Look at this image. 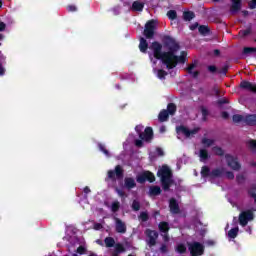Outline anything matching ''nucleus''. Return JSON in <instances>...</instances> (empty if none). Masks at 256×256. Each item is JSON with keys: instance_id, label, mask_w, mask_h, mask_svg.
Listing matches in <instances>:
<instances>
[{"instance_id": "f257e3e1", "label": "nucleus", "mask_w": 256, "mask_h": 256, "mask_svg": "<svg viewBox=\"0 0 256 256\" xmlns=\"http://www.w3.org/2000/svg\"><path fill=\"white\" fill-rule=\"evenodd\" d=\"M149 49H151L155 61H161L167 69H173L177 66V63H185V57H187L185 51H179V44L173 39H169L167 43V52H161L159 42L152 43Z\"/></svg>"}, {"instance_id": "f03ea898", "label": "nucleus", "mask_w": 256, "mask_h": 256, "mask_svg": "<svg viewBox=\"0 0 256 256\" xmlns=\"http://www.w3.org/2000/svg\"><path fill=\"white\" fill-rule=\"evenodd\" d=\"M135 130L141 139L135 141L136 147H143V141H151L153 139V129L151 127L146 128L144 133H141L143 125L136 126Z\"/></svg>"}, {"instance_id": "7ed1b4c3", "label": "nucleus", "mask_w": 256, "mask_h": 256, "mask_svg": "<svg viewBox=\"0 0 256 256\" xmlns=\"http://www.w3.org/2000/svg\"><path fill=\"white\" fill-rule=\"evenodd\" d=\"M158 177H160L162 182V187L167 191L169 187H171V169L167 166H162L157 173Z\"/></svg>"}, {"instance_id": "20e7f679", "label": "nucleus", "mask_w": 256, "mask_h": 256, "mask_svg": "<svg viewBox=\"0 0 256 256\" xmlns=\"http://www.w3.org/2000/svg\"><path fill=\"white\" fill-rule=\"evenodd\" d=\"M201 175L202 177H223V175H225V177H227V179H233V177H235V175H233V172H227L225 174V172H223V170H213L211 173L209 172V168L207 166L202 167L201 170Z\"/></svg>"}, {"instance_id": "39448f33", "label": "nucleus", "mask_w": 256, "mask_h": 256, "mask_svg": "<svg viewBox=\"0 0 256 256\" xmlns=\"http://www.w3.org/2000/svg\"><path fill=\"white\" fill-rule=\"evenodd\" d=\"M234 123H246V125H256V114L253 115H240L233 116Z\"/></svg>"}, {"instance_id": "423d86ee", "label": "nucleus", "mask_w": 256, "mask_h": 256, "mask_svg": "<svg viewBox=\"0 0 256 256\" xmlns=\"http://www.w3.org/2000/svg\"><path fill=\"white\" fill-rule=\"evenodd\" d=\"M178 139H183L185 137L186 139H189V137H193L197 131H199L198 128H195L194 130H189V128L185 126H180L176 128Z\"/></svg>"}, {"instance_id": "0eeeda50", "label": "nucleus", "mask_w": 256, "mask_h": 256, "mask_svg": "<svg viewBox=\"0 0 256 256\" xmlns=\"http://www.w3.org/2000/svg\"><path fill=\"white\" fill-rule=\"evenodd\" d=\"M177 111V106H175V104H168L167 110H162L159 113L158 119L159 121L163 122V121H167V118L169 117V115H175V112Z\"/></svg>"}, {"instance_id": "6e6552de", "label": "nucleus", "mask_w": 256, "mask_h": 256, "mask_svg": "<svg viewBox=\"0 0 256 256\" xmlns=\"http://www.w3.org/2000/svg\"><path fill=\"white\" fill-rule=\"evenodd\" d=\"M188 249L192 256H200L205 251V246L199 242H192L188 244Z\"/></svg>"}, {"instance_id": "1a4fd4ad", "label": "nucleus", "mask_w": 256, "mask_h": 256, "mask_svg": "<svg viewBox=\"0 0 256 256\" xmlns=\"http://www.w3.org/2000/svg\"><path fill=\"white\" fill-rule=\"evenodd\" d=\"M157 29V20H150L146 23L144 29V35L146 39H151L153 37L155 30Z\"/></svg>"}, {"instance_id": "9d476101", "label": "nucleus", "mask_w": 256, "mask_h": 256, "mask_svg": "<svg viewBox=\"0 0 256 256\" xmlns=\"http://www.w3.org/2000/svg\"><path fill=\"white\" fill-rule=\"evenodd\" d=\"M145 181H149L150 183H153L155 181V175L151 172H142L137 176V182L138 183H145Z\"/></svg>"}, {"instance_id": "9b49d317", "label": "nucleus", "mask_w": 256, "mask_h": 256, "mask_svg": "<svg viewBox=\"0 0 256 256\" xmlns=\"http://www.w3.org/2000/svg\"><path fill=\"white\" fill-rule=\"evenodd\" d=\"M108 179L115 181V179H123V169L121 166H116L115 170L108 171Z\"/></svg>"}, {"instance_id": "f8f14e48", "label": "nucleus", "mask_w": 256, "mask_h": 256, "mask_svg": "<svg viewBox=\"0 0 256 256\" xmlns=\"http://www.w3.org/2000/svg\"><path fill=\"white\" fill-rule=\"evenodd\" d=\"M253 219V212L251 211H244L239 216V223L242 225V227H245L249 221H252Z\"/></svg>"}, {"instance_id": "ddd939ff", "label": "nucleus", "mask_w": 256, "mask_h": 256, "mask_svg": "<svg viewBox=\"0 0 256 256\" xmlns=\"http://www.w3.org/2000/svg\"><path fill=\"white\" fill-rule=\"evenodd\" d=\"M226 160L228 163V166L231 167L234 171H239L241 169V164L237 161V158L231 156V155H226Z\"/></svg>"}, {"instance_id": "4468645a", "label": "nucleus", "mask_w": 256, "mask_h": 256, "mask_svg": "<svg viewBox=\"0 0 256 256\" xmlns=\"http://www.w3.org/2000/svg\"><path fill=\"white\" fill-rule=\"evenodd\" d=\"M146 235H147V243L150 247H153V245H155V241H157V237H159V235L157 234L156 231L153 230H147L146 231Z\"/></svg>"}, {"instance_id": "2eb2a0df", "label": "nucleus", "mask_w": 256, "mask_h": 256, "mask_svg": "<svg viewBox=\"0 0 256 256\" xmlns=\"http://www.w3.org/2000/svg\"><path fill=\"white\" fill-rule=\"evenodd\" d=\"M240 87H242V89L252 91V93H256V84H253L251 82L243 81L241 82Z\"/></svg>"}, {"instance_id": "dca6fc26", "label": "nucleus", "mask_w": 256, "mask_h": 256, "mask_svg": "<svg viewBox=\"0 0 256 256\" xmlns=\"http://www.w3.org/2000/svg\"><path fill=\"white\" fill-rule=\"evenodd\" d=\"M116 231L118 233H125L127 231V228L125 227V223H123L121 220L116 218Z\"/></svg>"}, {"instance_id": "f3484780", "label": "nucleus", "mask_w": 256, "mask_h": 256, "mask_svg": "<svg viewBox=\"0 0 256 256\" xmlns=\"http://www.w3.org/2000/svg\"><path fill=\"white\" fill-rule=\"evenodd\" d=\"M170 211L171 213L177 214L179 213V204H177V201L175 199H170Z\"/></svg>"}, {"instance_id": "a211bd4d", "label": "nucleus", "mask_w": 256, "mask_h": 256, "mask_svg": "<svg viewBox=\"0 0 256 256\" xmlns=\"http://www.w3.org/2000/svg\"><path fill=\"white\" fill-rule=\"evenodd\" d=\"M145 4L143 2L135 1L132 4V11H143Z\"/></svg>"}, {"instance_id": "6ab92c4d", "label": "nucleus", "mask_w": 256, "mask_h": 256, "mask_svg": "<svg viewBox=\"0 0 256 256\" xmlns=\"http://www.w3.org/2000/svg\"><path fill=\"white\" fill-rule=\"evenodd\" d=\"M147 40H145V38H140V44H139V49L141 51V53H145L147 51Z\"/></svg>"}, {"instance_id": "aec40b11", "label": "nucleus", "mask_w": 256, "mask_h": 256, "mask_svg": "<svg viewBox=\"0 0 256 256\" xmlns=\"http://www.w3.org/2000/svg\"><path fill=\"white\" fill-rule=\"evenodd\" d=\"M241 9V0H232V8L233 13L239 11Z\"/></svg>"}, {"instance_id": "412c9836", "label": "nucleus", "mask_w": 256, "mask_h": 256, "mask_svg": "<svg viewBox=\"0 0 256 256\" xmlns=\"http://www.w3.org/2000/svg\"><path fill=\"white\" fill-rule=\"evenodd\" d=\"M125 187H127V189H133V187H135V180L133 178H126Z\"/></svg>"}, {"instance_id": "4be33fe9", "label": "nucleus", "mask_w": 256, "mask_h": 256, "mask_svg": "<svg viewBox=\"0 0 256 256\" xmlns=\"http://www.w3.org/2000/svg\"><path fill=\"white\" fill-rule=\"evenodd\" d=\"M199 157H200V161H207V158L209 157V154L207 153V150L206 149H200Z\"/></svg>"}, {"instance_id": "5701e85b", "label": "nucleus", "mask_w": 256, "mask_h": 256, "mask_svg": "<svg viewBox=\"0 0 256 256\" xmlns=\"http://www.w3.org/2000/svg\"><path fill=\"white\" fill-rule=\"evenodd\" d=\"M239 233V228L235 227L232 228L229 232H228V237L229 239H235V237H237V234Z\"/></svg>"}, {"instance_id": "b1692460", "label": "nucleus", "mask_w": 256, "mask_h": 256, "mask_svg": "<svg viewBox=\"0 0 256 256\" xmlns=\"http://www.w3.org/2000/svg\"><path fill=\"white\" fill-rule=\"evenodd\" d=\"M159 229L161 233H167V231H169V224L167 222H161L159 224Z\"/></svg>"}, {"instance_id": "393cba45", "label": "nucleus", "mask_w": 256, "mask_h": 256, "mask_svg": "<svg viewBox=\"0 0 256 256\" xmlns=\"http://www.w3.org/2000/svg\"><path fill=\"white\" fill-rule=\"evenodd\" d=\"M161 188L159 186H153L150 188V195H159Z\"/></svg>"}, {"instance_id": "a878e982", "label": "nucleus", "mask_w": 256, "mask_h": 256, "mask_svg": "<svg viewBox=\"0 0 256 256\" xmlns=\"http://www.w3.org/2000/svg\"><path fill=\"white\" fill-rule=\"evenodd\" d=\"M188 73H190V75H193V77H197L198 73L197 70H195V64H191L188 67Z\"/></svg>"}, {"instance_id": "bb28decb", "label": "nucleus", "mask_w": 256, "mask_h": 256, "mask_svg": "<svg viewBox=\"0 0 256 256\" xmlns=\"http://www.w3.org/2000/svg\"><path fill=\"white\" fill-rule=\"evenodd\" d=\"M183 17L185 21H191L195 17V14L193 12H184Z\"/></svg>"}, {"instance_id": "cd10ccee", "label": "nucleus", "mask_w": 256, "mask_h": 256, "mask_svg": "<svg viewBox=\"0 0 256 256\" xmlns=\"http://www.w3.org/2000/svg\"><path fill=\"white\" fill-rule=\"evenodd\" d=\"M105 245L106 247H113V245H115V240L111 237H108L105 239Z\"/></svg>"}, {"instance_id": "c85d7f7f", "label": "nucleus", "mask_w": 256, "mask_h": 256, "mask_svg": "<svg viewBox=\"0 0 256 256\" xmlns=\"http://www.w3.org/2000/svg\"><path fill=\"white\" fill-rule=\"evenodd\" d=\"M198 31L201 35H207V33H209V28H207V26H200Z\"/></svg>"}, {"instance_id": "c756f323", "label": "nucleus", "mask_w": 256, "mask_h": 256, "mask_svg": "<svg viewBox=\"0 0 256 256\" xmlns=\"http://www.w3.org/2000/svg\"><path fill=\"white\" fill-rule=\"evenodd\" d=\"M98 147H99L100 151H102V153H104V155H106V157H111L109 150L105 149V146H103L102 144H99Z\"/></svg>"}, {"instance_id": "7c9ffc66", "label": "nucleus", "mask_w": 256, "mask_h": 256, "mask_svg": "<svg viewBox=\"0 0 256 256\" xmlns=\"http://www.w3.org/2000/svg\"><path fill=\"white\" fill-rule=\"evenodd\" d=\"M176 251L178 253H185V251H187V248L183 244H178L176 247Z\"/></svg>"}, {"instance_id": "2f4dec72", "label": "nucleus", "mask_w": 256, "mask_h": 256, "mask_svg": "<svg viewBox=\"0 0 256 256\" xmlns=\"http://www.w3.org/2000/svg\"><path fill=\"white\" fill-rule=\"evenodd\" d=\"M202 143L204 147H211V145H213V140L204 138Z\"/></svg>"}, {"instance_id": "473e14b6", "label": "nucleus", "mask_w": 256, "mask_h": 256, "mask_svg": "<svg viewBox=\"0 0 256 256\" xmlns=\"http://www.w3.org/2000/svg\"><path fill=\"white\" fill-rule=\"evenodd\" d=\"M119 207H120V204H119V201H114L111 205V209L112 211L115 213L116 211H119Z\"/></svg>"}, {"instance_id": "72a5a7b5", "label": "nucleus", "mask_w": 256, "mask_h": 256, "mask_svg": "<svg viewBox=\"0 0 256 256\" xmlns=\"http://www.w3.org/2000/svg\"><path fill=\"white\" fill-rule=\"evenodd\" d=\"M167 17L169 18V19H176V17H177V12H175V10H170V11H168V13H167Z\"/></svg>"}, {"instance_id": "f704fd0d", "label": "nucleus", "mask_w": 256, "mask_h": 256, "mask_svg": "<svg viewBox=\"0 0 256 256\" xmlns=\"http://www.w3.org/2000/svg\"><path fill=\"white\" fill-rule=\"evenodd\" d=\"M166 75H167V72H165V71H163V70H158V71H157V77H158V79H165Z\"/></svg>"}, {"instance_id": "c9c22d12", "label": "nucleus", "mask_w": 256, "mask_h": 256, "mask_svg": "<svg viewBox=\"0 0 256 256\" xmlns=\"http://www.w3.org/2000/svg\"><path fill=\"white\" fill-rule=\"evenodd\" d=\"M213 153L215 155H223V149H221L220 147H214L213 148Z\"/></svg>"}, {"instance_id": "e433bc0d", "label": "nucleus", "mask_w": 256, "mask_h": 256, "mask_svg": "<svg viewBox=\"0 0 256 256\" xmlns=\"http://www.w3.org/2000/svg\"><path fill=\"white\" fill-rule=\"evenodd\" d=\"M140 221H147L149 219V215L146 212H142L139 216Z\"/></svg>"}, {"instance_id": "4c0bfd02", "label": "nucleus", "mask_w": 256, "mask_h": 256, "mask_svg": "<svg viewBox=\"0 0 256 256\" xmlns=\"http://www.w3.org/2000/svg\"><path fill=\"white\" fill-rule=\"evenodd\" d=\"M140 207H141V206H140L139 202L136 201V200H134V202L132 203V209H133L134 211H139Z\"/></svg>"}, {"instance_id": "58836bf2", "label": "nucleus", "mask_w": 256, "mask_h": 256, "mask_svg": "<svg viewBox=\"0 0 256 256\" xmlns=\"http://www.w3.org/2000/svg\"><path fill=\"white\" fill-rule=\"evenodd\" d=\"M115 249L116 253H123V251H125V248H123V245L121 244H116Z\"/></svg>"}, {"instance_id": "ea45409f", "label": "nucleus", "mask_w": 256, "mask_h": 256, "mask_svg": "<svg viewBox=\"0 0 256 256\" xmlns=\"http://www.w3.org/2000/svg\"><path fill=\"white\" fill-rule=\"evenodd\" d=\"M251 197H253L255 199V203H256V186H253L250 191H249Z\"/></svg>"}, {"instance_id": "a19ab883", "label": "nucleus", "mask_w": 256, "mask_h": 256, "mask_svg": "<svg viewBox=\"0 0 256 256\" xmlns=\"http://www.w3.org/2000/svg\"><path fill=\"white\" fill-rule=\"evenodd\" d=\"M249 33H251V31L249 29H246V30H241L239 32V35H240V37H245V36L249 35Z\"/></svg>"}, {"instance_id": "79ce46f5", "label": "nucleus", "mask_w": 256, "mask_h": 256, "mask_svg": "<svg viewBox=\"0 0 256 256\" xmlns=\"http://www.w3.org/2000/svg\"><path fill=\"white\" fill-rule=\"evenodd\" d=\"M249 9H256V0H252L249 2Z\"/></svg>"}, {"instance_id": "37998d69", "label": "nucleus", "mask_w": 256, "mask_h": 256, "mask_svg": "<svg viewBox=\"0 0 256 256\" xmlns=\"http://www.w3.org/2000/svg\"><path fill=\"white\" fill-rule=\"evenodd\" d=\"M77 253H79V255H83V253H85V247L83 246L78 247Z\"/></svg>"}, {"instance_id": "c03bdc74", "label": "nucleus", "mask_w": 256, "mask_h": 256, "mask_svg": "<svg viewBox=\"0 0 256 256\" xmlns=\"http://www.w3.org/2000/svg\"><path fill=\"white\" fill-rule=\"evenodd\" d=\"M248 143H249V146H250L252 149H256V141H255V140H250Z\"/></svg>"}, {"instance_id": "a18cd8bd", "label": "nucleus", "mask_w": 256, "mask_h": 256, "mask_svg": "<svg viewBox=\"0 0 256 256\" xmlns=\"http://www.w3.org/2000/svg\"><path fill=\"white\" fill-rule=\"evenodd\" d=\"M255 52V48H244V53H253Z\"/></svg>"}, {"instance_id": "49530a36", "label": "nucleus", "mask_w": 256, "mask_h": 256, "mask_svg": "<svg viewBox=\"0 0 256 256\" xmlns=\"http://www.w3.org/2000/svg\"><path fill=\"white\" fill-rule=\"evenodd\" d=\"M67 10L70 12L77 11V7H75V5H70L67 7Z\"/></svg>"}, {"instance_id": "de8ad7c7", "label": "nucleus", "mask_w": 256, "mask_h": 256, "mask_svg": "<svg viewBox=\"0 0 256 256\" xmlns=\"http://www.w3.org/2000/svg\"><path fill=\"white\" fill-rule=\"evenodd\" d=\"M156 155H157L158 157H161V156L163 155V150H162L161 148H157V149H156Z\"/></svg>"}, {"instance_id": "09e8293b", "label": "nucleus", "mask_w": 256, "mask_h": 256, "mask_svg": "<svg viewBox=\"0 0 256 256\" xmlns=\"http://www.w3.org/2000/svg\"><path fill=\"white\" fill-rule=\"evenodd\" d=\"M7 25L4 22H0V31H5Z\"/></svg>"}, {"instance_id": "8fccbe9b", "label": "nucleus", "mask_w": 256, "mask_h": 256, "mask_svg": "<svg viewBox=\"0 0 256 256\" xmlns=\"http://www.w3.org/2000/svg\"><path fill=\"white\" fill-rule=\"evenodd\" d=\"M94 229H95L96 231H99V229H103V225H101V224H95V225H94Z\"/></svg>"}, {"instance_id": "3c124183", "label": "nucleus", "mask_w": 256, "mask_h": 256, "mask_svg": "<svg viewBox=\"0 0 256 256\" xmlns=\"http://www.w3.org/2000/svg\"><path fill=\"white\" fill-rule=\"evenodd\" d=\"M197 27H199V24H198V23H195V24H192V25L190 26V29H191V31H195V29H197Z\"/></svg>"}, {"instance_id": "603ef678", "label": "nucleus", "mask_w": 256, "mask_h": 256, "mask_svg": "<svg viewBox=\"0 0 256 256\" xmlns=\"http://www.w3.org/2000/svg\"><path fill=\"white\" fill-rule=\"evenodd\" d=\"M208 70L211 72V73H215V71H217V68L215 66H209L208 67Z\"/></svg>"}, {"instance_id": "864d4df0", "label": "nucleus", "mask_w": 256, "mask_h": 256, "mask_svg": "<svg viewBox=\"0 0 256 256\" xmlns=\"http://www.w3.org/2000/svg\"><path fill=\"white\" fill-rule=\"evenodd\" d=\"M0 75H5V68L0 64Z\"/></svg>"}, {"instance_id": "5fc2aeb1", "label": "nucleus", "mask_w": 256, "mask_h": 256, "mask_svg": "<svg viewBox=\"0 0 256 256\" xmlns=\"http://www.w3.org/2000/svg\"><path fill=\"white\" fill-rule=\"evenodd\" d=\"M84 193L87 195L89 193H91V189H89V187H85L84 188Z\"/></svg>"}, {"instance_id": "6e6d98bb", "label": "nucleus", "mask_w": 256, "mask_h": 256, "mask_svg": "<svg viewBox=\"0 0 256 256\" xmlns=\"http://www.w3.org/2000/svg\"><path fill=\"white\" fill-rule=\"evenodd\" d=\"M119 197H123V195H125V193H123V191L119 190V189H116Z\"/></svg>"}, {"instance_id": "4d7b16f0", "label": "nucleus", "mask_w": 256, "mask_h": 256, "mask_svg": "<svg viewBox=\"0 0 256 256\" xmlns=\"http://www.w3.org/2000/svg\"><path fill=\"white\" fill-rule=\"evenodd\" d=\"M160 133H165V126L160 127Z\"/></svg>"}, {"instance_id": "13d9d810", "label": "nucleus", "mask_w": 256, "mask_h": 256, "mask_svg": "<svg viewBox=\"0 0 256 256\" xmlns=\"http://www.w3.org/2000/svg\"><path fill=\"white\" fill-rule=\"evenodd\" d=\"M207 244H208V245H215V241L210 240V241L207 242Z\"/></svg>"}, {"instance_id": "bf43d9fd", "label": "nucleus", "mask_w": 256, "mask_h": 256, "mask_svg": "<svg viewBox=\"0 0 256 256\" xmlns=\"http://www.w3.org/2000/svg\"><path fill=\"white\" fill-rule=\"evenodd\" d=\"M222 116L224 117V119H227V117H229V114H227L226 112H224V113L222 114Z\"/></svg>"}, {"instance_id": "052dcab7", "label": "nucleus", "mask_w": 256, "mask_h": 256, "mask_svg": "<svg viewBox=\"0 0 256 256\" xmlns=\"http://www.w3.org/2000/svg\"><path fill=\"white\" fill-rule=\"evenodd\" d=\"M166 251H167V249L165 248V246H162V247H161V252H162V253H165Z\"/></svg>"}, {"instance_id": "680f3d73", "label": "nucleus", "mask_w": 256, "mask_h": 256, "mask_svg": "<svg viewBox=\"0 0 256 256\" xmlns=\"http://www.w3.org/2000/svg\"><path fill=\"white\" fill-rule=\"evenodd\" d=\"M150 59H151L152 63H154V65H155V63H157V62L153 59V55H151V54H150Z\"/></svg>"}, {"instance_id": "e2e57ef3", "label": "nucleus", "mask_w": 256, "mask_h": 256, "mask_svg": "<svg viewBox=\"0 0 256 256\" xmlns=\"http://www.w3.org/2000/svg\"><path fill=\"white\" fill-rule=\"evenodd\" d=\"M164 241H168L167 234H164Z\"/></svg>"}, {"instance_id": "0e129e2a", "label": "nucleus", "mask_w": 256, "mask_h": 256, "mask_svg": "<svg viewBox=\"0 0 256 256\" xmlns=\"http://www.w3.org/2000/svg\"><path fill=\"white\" fill-rule=\"evenodd\" d=\"M215 55H219V50L214 51Z\"/></svg>"}, {"instance_id": "69168bd1", "label": "nucleus", "mask_w": 256, "mask_h": 256, "mask_svg": "<svg viewBox=\"0 0 256 256\" xmlns=\"http://www.w3.org/2000/svg\"><path fill=\"white\" fill-rule=\"evenodd\" d=\"M203 115H205L207 113V111L205 109L202 110Z\"/></svg>"}, {"instance_id": "338daca9", "label": "nucleus", "mask_w": 256, "mask_h": 256, "mask_svg": "<svg viewBox=\"0 0 256 256\" xmlns=\"http://www.w3.org/2000/svg\"><path fill=\"white\" fill-rule=\"evenodd\" d=\"M3 39V35L2 34H0V41Z\"/></svg>"}, {"instance_id": "774afa93", "label": "nucleus", "mask_w": 256, "mask_h": 256, "mask_svg": "<svg viewBox=\"0 0 256 256\" xmlns=\"http://www.w3.org/2000/svg\"><path fill=\"white\" fill-rule=\"evenodd\" d=\"M89 256H97V254H90Z\"/></svg>"}]
</instances>
